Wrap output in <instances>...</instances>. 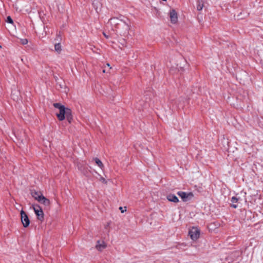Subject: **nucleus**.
I'll use <instances>...</instances> for the list:
<instances>
[{"label":"nucleus","mask_w":263,"mask_h":263,"mask_svg":"<svg viewBox=\"0 0 263 263\" xmlns=\"http://www.w3.org/2000/svg\"><path fill=\"white\" fill-rule=\"evenodd\" d=\"M53 106L59 109V113L57 114V116L60 121L64 120L65 119L66 115L68 114L71 110L70 108L65 107L59 103H54Z\"/></svg>","instance_id":"1"},{"label":"nucleus","mask_w":263,"mask_h":263,"mask_svg":"<svg viewBox=\"0 0 263 263\" xmlns=\"http://www.w3.org/2000/svg\"><path fill=\"white\" fill-rule=\"evenodd\" d=\"M33 209L35 214L37 216L38 219L41 221H43L44 219V214L41 208L38 205H33Z\"/></svg>","instance_id":"2"},{"label":"nucleus","mask_w":263,"mask_h":263,"mask_svg":"<svg viewBox=\"0 0 263 263\" xmlns=\"http://www.w3.org/2000/svg\"><path fill=\"white\" fill-rule=\"evenodd\" d=\"M21 218L24 227H28L30 224V220L26 213L23 210L21 211Z\"/></svg>","instance_id":"3"},{"label":"nucleus","mask_w":263,"mask_h":263,"mask_svg":"<svg viewBox=\"0 0 263 263\" xmlns=\"http://www.w3.org/2000/svg\"><path fill=\"white\" fill-rule=\"evenodd\" d=\"M189 235L190 236L191 238L194 240H197L200 236V231L197 228H193L189 231Z\"/></svg>","instance_id":"4"},{"label":"nucleus","mask_w":263,"mask_h":263,"mask_svg":"<svg viewBox=\"0 0 263 263\" xmlns=\"http://www.w3.org/2000/svg\"><path fill=\"white\" fill-rule=\"evenodd\" d=\"M186 64V61L184 60L182 61V62H180V63L177 64L175 66H172L171 67V70L173 71L177 69L178 71L182 72L185 70V67Z\"/></svg>","instance_id":"5"},{"label":"nucleus","mask_w":263,"mask_h":263,"mask_svg":"<svg viewBox=\"0 0 263 263\" xmlns=\"http://www.w3.org/2000/svg\"><path fill=\"white\" fill-rule=\"evenodd\" d=\"M177 194L180 197L182 200L186 202L191 199L193 197V194L192 193H186L184 192H178Z\"/></svg>","instance_id":"6"},{"label":"nucleus","mask_w":263,"mask_h":263,"mask_svg":"<svg viewBox=\"0 0 263 263\" xmlns=\"http://www.w3.org/2000/svg\"><path fill=\"white\" fill-rule=\"evenodd\" d=\"M170 17L172 23L176 24L178 22V14L175 9H171L170 11Z\"/></svg>","instance_id":"7"},{"label":"nucleus","mask_w":263,"mask_h":263,"mask_svg":"<svg viewBox=\"0 0 263 263\" xmlns=\"http://www.w3.org/2000/svg\"><path fill=\"white\" fill-rule=\"evenodd\" d=\"M39 202L43 204L45 206L48 207L50 204V200L46 198L43 195L41 196V198H39V200L38 201Z\"/></svg>","instance_id":"8"},{"label":"nucleus","mask_w":263,"mask_h":263,"mask_svg":"<svg viewBox=\"0 0 263 263\" xmlns=\"http://www.w3.org/2000/svg\"><path fill=\"white\" fill-rule=\"evenodd\" d=\"M106 247V245L104 241L98 240L96 246V249L99 251H102Z\"/></svg>","instance_id":"9"},{"label":"nucleus","mask_w":263,"mask_h":263,"mask_svg":"<svg viewBox=\"0 0 263 263\" xmlns=\"http://www.w3.org/2000/svg\"><path fill=\"white\" fill-rule=\"evenodd\" d=\"M167 199L168 201L177 203L179 201L178 198L174 194H169L167 196Z\"/></svg>","instance_id":"10"},{"label":"nucleus","mask_w":263,"mask_h":263,"mask_svg":"<svg viewBox=\"0 0 263 263\" xmlns=\"http://www.w3.org/2000/svg\"><path fill=\"white\" fill-rule=\"evenodd\" d=\"M57 88L66 93L68 91V88L66 85V83H59L57 86Z\"/></svg>","instance_id":"11"},{"label":"nucleus","mask_w":263,"mask_h":263,"mask_svg":"<svg viewBox=\"0 0 263 263\" xmlns=\"http://www.w3.org/2000/svg\"><path fill=\"white\" fill-rule=\"evenodd\" d=\"M204 2L203 0H198L197 2V10L201 11L204 7Z\"/></svg>","instance_id":"12"},{"label":"nucleus","mask_w":263,"mask_h":263,"mask_svg":"<svg viewBox=\"0 0 263 263\" xmlns=\"http://www.w3.org/2000/svg\"><path fill=\"white\" fill-rule=\"evenodd\" d=\"M32 196L37 201L39 200V198H41V196H43V194L41 193L37 192L36 191L32 192L31 193Z\"/></svg>","instance_id":"13"},{"label":"nucleus","mask_w":263,"mask_h":263,"mask_svg":"<svg viewBox=\"0 0 263 263\" xmlns=\"http://www.w3.org/2000/svg\"><path fill=\"white\" fill-rule=\"evenodd\" d=\"M62 50V46L60 43H56L54 45V51L58 53H60Z\"/></svg>","instance_id":"14"},{"label":"nucleus","mask_w":263,"mask_h":263,"mask_svg":"<svg viewBox=\"0 0 263 263\" xmlns=\"http://www.w3.org/2000/svg\"><path fill=\"white\" fill-rule=\"evenodd\" d=\"M238 201V198L235 197H233L232 198H231V202H232V204H231V206L236 209L237 208V205L236 204V203H237Z\"/></svg>","instance_id":"15"},{"label":"nucleus","mask_w":263,"mask_h":263,"mask_svg":"<svg viewBox=\"0 0 263 263\" xmlns=\"http://www.w3.org/2000/svg\"><path fill=\"white\" fill-rule=\"evenodd\" d=\"M65 118L67 120L69 123H71L72 120V112L71 110H70L68 114L66 115L65 116Z\"/></svg>","instance_id":"16"},{"label":"nucleus","mask_w":263,"mask_h":263,"mask_svg":"<svg viewBox=\"0 0 263 263\" xmlns=\"http://www.w3.org/2000/svg\"><path fill=\"white\" fill-rule=\"evenodd\" d=\"M95 161V162L96 163V164L101 168H103V167H104V165L102 163V162H101V161L100 160H99L98 158H95L94 159Z\"/></svg>","instance_id":"17"},{"label":"nucleus","mask_w":263,"mask_h":263,"mask_svg":"<svg viewBox=\"0 0 263 263\" xmlns=\"http://www.w3.org/2000/svg\"><path fill=\"white\" fill-rule=\"evenodd\" d=\"M99 180L104 184H107V181L103 177H100Z\"/></svg>","instance_id":"18"},{"label":"nucleus","mask_w":263,"mask_h":263,"mask_svg":"<svg viewBox=\"0 0 263 263\" xmlns=\"http://www.w3.org/2000/svg\"><path fill=\"white\" fill-rule=\"evenodd\" d=\"M6 22L7 23H9L10 24H13V23L12 19L11 18V17L10 16H9L7 17Z\"/></svg>","instance_id":"19"},{"label":"nucleus","mask_w":263,"mask_h":263,"mask_svg":"<svg viewBox=\"0 0 263 263\" xmlns=\"http://www.w3.org/2000/svg\"><path fill=\"white\" fill-rule=\"evenodd\" d=\"M21 42L23 45H26L28 43V40L26 39H23L21 40Z\"/></svg>","instance_id":"20"},{"label":"nucleus","mask_w":263,"mask_h":263,"mask_svg":"<svg viewBox=\"0 0 263 263\" xmlns=\"http://www.w3.org/2000/svg\"><path fill=\"white\" fill-rule=\"evenodd\" d=\"M124 208H125V209H126V207H125ZM119 209L121 210V212L122 213H124V212L125 211H126V209L123 210V208H122V207H121H121H120Z\"/></svg>","instance_id":"21"},{"label":"nucleus","mask_w":263,"mask_h":263,"mask_svg":"<svg viewBox=\"0 0 263 263\" xmlns=\"http://www.w3.org/2000/svg\"><path fill=\"white\" fill-rule=\"evenodd\" d=\"M106 66L109 68V69H111V67L109 63L106 64Z\"/></svg>","instance_id":"22"},{"label":"nucleus","mask_w":263,"mask_h":263,"mask_svg":"<svg viewBox=\"0 0 263 263\" xmlns=\"http://www.w3.org/2000/svg\"><path fill=\"white\" fill-rule=\"evenodd\" d=\"M103 35H104V36H105V37H106L107 39H108V35H107L106 34V33H105L103 32Z\"/></svg>","instance_id":"23"},{"label":"nucleus","mask_w":263,"mask_h":263,"mask_svg":"<svg viewBox=\"0 0 263 263\" xmlns=\"http://www.w3.org/2000/svg\"><path fill=\"white\" fill-rule=\"evenodd\" d=\"M106 72V70L105 69H103V73H105ZM107 72H108V71H107Z\"/></svg>","instance_id":"24"},{"label":"nucleus","mask_w":263,"mask_h":263,"mask_svg":"<svg viewBox=\"0 0 263 263\" xmlns=\"http://www.w3.org/2000/svg\"><path fill=\"white\" fill-rule=\"evenodd\" d=\"M0 48H2V46L0 45Z\"/></svg>","instance_id":"25"},{"label":"nucleus","mask_w":263,"mask_h":263,"mask_svg":"<svg viewBox=\"0 0 263 263\" xmlns=\"http://www.w3.org/2000/svg\"><path fill=\"white\" fill-rule=\"evenodd\" d=\"M163 1H166L167 0H163Z\"/></svg>","instance_id":"26"}]
</instances>
